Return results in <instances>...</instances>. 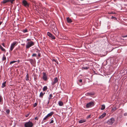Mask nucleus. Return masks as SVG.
<instances>
[{"mask_svg": "<svg viewBox=\"0 0 127 127\" xmlns=\"http://www.w3.org/2000/svg\"><path fill=\"white\" fill-rule=\"evenodd\" d=\"M34 43L33 42L31 41L27 43L26 45V49H29L32 46L34 45Z\"/></svg>", "mask_w": 127, "mask_h": 127, "instance_id": "nucleus-1", "label": "nucleus"}, {"mask_svg": "<svg viewBox=\"0 0 127 127\" xmlns=\"http://www.w3.org/2000/svg\"><path fill=\"white\" fill-rule=\"evenodd\" d=\"M33 125V124L30 121L26 123L24 125L25 127H32Z\"/></svg>", "mask_w": 127, "mask_h": 127, "instance_id": "nucleus-2", "label": "nucleus"}, {"mask_svg": "<svg viewBox=\"0 0 127 127\" xmlns=\"http://www.w3.org/2000/svg\"><path fill=\"white\" fill-rule=\"evenodd\" d=\"M17 42L16 41H14L12 43L10 47V50L11 51L16 44Z\"/></svg>", "mask_w": 127, "mask_h": 127, "instance_id": "nucleus-3", "label": "nucleus"}, {"mask_svg": "<svg viewBox=\"0 0 127 127\" xmlns=\"http://www.w3.org/2000/svg\"><path fill=\"white\" fill-rule=\"evenodd\" d=\"M22 4L26 7H28L29 6V3L25 0H24L23 1Z\"/></svg>", "mask_w": 127, "mask_h": 127, "instance_id": "nucleus-4", "label": "nucleus"}, {"mask_svg": "<svg viewBox=\"0 0 127 127\" xmlns=\"http://www.w3.org/2000/svg\"><path fill=\"white\" fill-rule=\"evenodd\" d=\"M94 105V102L92 101L87 103L86 105V106L87 108H88L93 106Z\"/></svg>", "mask_w": 127, "mask_h": 127, "instance_id": "nucleus-5", "label": "nucleus"}, {"mask_svg": "<svg viewBox=\"0 0 127 127\" xmlns=\"http://www.w3.org/2000/svg\"><path fill=\"white\" fill-rule=\"evenodd\" d=\"M114 118H112L108 121L107 123L108 124L111 125L114 123Z\"/></svg>", "mask_w": 127, "mask_h": 127, "instance_id": "nucleus-6", "label": "nucleus"}, {"mask_svg": "<svg viewBox=\"0 0 127 127\" xmlns=\"http://www.w3.org/2000/svg\"><path fill=\"white\" fill-rule=\"evenodd\" d=\"M47 35L50 37L52 39H55V37L50 32H48Z\"/></svg>", "mask_w": 127, "mask_h": 127, "instance_id": "nucleus-7", "label": "nucleus"}, {"mask_svg": "<svg viewBox=\"0 0 127 127\" xmlns=\"http://www.w3.org/2000/svg\"><path fill=\"white\" fill-rule=\"evenodd\" d=\"M43 76L42 77L44 81H46L47 79V77L46 73L43 72Z\"/></svg>", "mask_w": 127, "mask_h": 127, "instance_id": "nucleus-8", "label": "nucleus"}, {"mask_svg": "<svg viewBox=\"0 0 127 127\" xmlns=\"http://www.w3.org/2000/svg\"><path fill=\"white\" fill-rule=\"evenodd\" d=\"M58 81V79L57 77L55 78H54V81L52 82V84L53 85H54L56 83H57Z\"/></svg>", "mask_w": 127, "mask_h": 127, "instance_id": "nucleus-9", "label": "nucleus"}, {"mask_svg": "<svg viewBox=\"0 0 127 127\" xmlns=\"http://www.w3.org/2000/svg\"><path fill=\"white\" fill-rule=\"evenodd\" d=\"M29 61L30 62V63H31L32 65H33L34 64L35 62V59L34 60V61L32 59H30L29 60Z\"/></svg>", "mask_w": 127, "mask_h": 127, "instance_id": "nucleus-10", "label": "nucleus"}, {"mask_svg": "<svg viewBox=\"0 0 127 127\" xmlns=\"http://www.w3.org/2000/svg\"><path fill=\"white\" fill-rule=\"evenodd\" d=\"M53 97L52 95L51 94L49 95V97H48V102L47 103L48 104L50 102V100L52 98V97Z\"/></svg>", "mask_w": 127, "mask_h": 127, "instance_id": "nucleus-11", "label": "nucleus"}, {"mask_svg": "<svg viewBox=\"0 0 127 127\" xmlns=\"http://www.w3.org/2000/svg\"><path fill=\"white\" fill-rule=\"evenodd\" d=\"M48 117L47 116L45 117L43 119V120L42 121V123H43L44 122L46 121V120H47L48 118Z\"/></svg>", "mask_w": 127, "mask_h": 127, "instance_id": "nucleus-12", "label": "nucleus"}, {"mask_svg": "<svg viewBox=\"0 0 127 127\" xmlns=\"http://www.w3.org/2000/svg\"><path fill=\"white\" fill-rule=\"evenodd\" d=\"M45 94V93H43L42 92H40V95H39V96L41 98H42L43 97V96Z\"/></svg>", "mask_w": 127, "mask_h": 127, "instance_id": "nucleus-13", "label": "nucleus"}, {"mask_svg": "<svg viewBox=\"0 0 127 127\" xmlns=\"http://www.w3.org/2000/svg\"><path fill=\"white\" fill-rule=\"evenodd\" d=\"M54 114V112L53 111L51 112L50 113L48 114L47 116L48 117L51 116Z\"/></svg>", "mask_w": 127, "mask_h": 127, "instance_id": "nucleus-14", "label": "nucleus"}, {"mask_svg": "<svg viewBox=\"0 0 127 127\" xmlns=\"http://www.w3.org/2000/svg\"><path fill=\"white\" fill-rule=\"evenodd\" d=\"M106 113H104L101 115L99 117V118L102 119L106 115Z\"/></svg>", "mask_w": 127, "mask_h": 127, "instance_id": "nucleus-15", "label": "nucleus"}, {"mask_svg": "<svg viewBox=\"0 0 127 127\" xmlns=\"http://www.w3.org/2000/svg\"><path fill=\"white\" fill-rule=\"evenodd\" d=\"M66 20L68 23H70L72 22V21L70 18L69 17H67L66 18Z\"/></svg>", "mask_w": 127, "mask_h": 127, "instance_id": "nucleus-16", "label": "nucleus"}, {"mask_svg": "<svg viewBox=\"0 0 127 127\" xmlns=\"http://www.w3.org/2000/svg\"><path fill=\"white\" fill-rule=\"evenodd\" d=\"M86 120L84 119H82L79 121L78 122L79 123H81L86 122Z\"/></svg>", "mask_w": 127, "mask_h": 127, "instance_id": "nucleus-17", "label": "nucleus"}, {"mask_svg": "<svg viewBox=\"0 0 127 127\" xmlns=\"http://www.w3.org/2000/svg\"><path fill=\"white\" fill-rule=\"evenodd\" d=\"M6 81L4 82V83H3L2 84V86H1V87L2 88H4V87H5L6 86Z\"/></svg>", "mask_w": 127, "mask_h": 127, "instance_id": "nucleus-18", "label": "nucleus"}, {"mask_svg": "<svg viewBox=\"0 0 127 127\" xmlns=\"http://www.w3.org/2000/svg\"><path fill=\"white\" fill-rule=\"evenodd\" d=\"M9 0H4L1 2V3L5 4L7 2H9Z\"/></svg>", "mask_w": 127, "mask_h": 127, "instance_id": "nucleus-19", "label": "nucleus"}, {"mask_svg": "<svg viewBox=\"0 0 127 127\" xmlns=\"http://www.w3.org/2000/svg\"><path fill=\"white\" fill-rule=\"evenodd\" d=\"M59 105V106H62L63 105V103L61 101H59L58 103Z\"/></svg>", "mask_w": 127, "mask_h": 127, "instance_id": "nucleus-20", "label": "nucleus"}, {"mask_svg": "<svg viewBox=\"0 0 127 127\" xmlns=\"http://www.w3.org/2000/svg\"><path fill=\"white\" fill-rule=\"evenodd\" d=\"M0 49L2 51L5 52V50L0 45Z\"/></svg>", "mask_w": 127, "mask_h": 127, "instance_id": "nucleus-21", "label": "nucleus"}, {"mask_svg": "<svg viewBox=\"0 0 127 127\" xmlns=\"http://www.w3.org/2000/svg\"><path fill=\"white\" fill-rule=\"evenodd\" d=\"M105 108V106L104 105H101V110H104Z\"/></svg>", "mask_w": 127, "mask_h": 127, "instance_id": "nucleus-22", "label": "nucleus"}, {"mask_svg": "<svg viewBox=\"0 0 127 127\" xmlns=\"http://www.w3.org/2000/svg\"><path fill=\"white\" fill-rule=\"evenodd\" d=\"M36 52L38 54V56L39 57H40V56L41 54H40V51H39L38 50H37L36 51Z\"/></svg>", "mask_w": 127, "mask_h": 127, "instance_id": "nucleus-23", "label": "nucleus"}, {"mask_svg": "<svg viewBox=\"0 0 127 127\" xmlns=\"http://www.w3.org/2000/svg\"><path fill=\"white\" fill-rule=\"evenodd\" d=\"M47 87L46 86H45L43 88V91H45L47 89Z\"/></svg>", "mask_w": 127, "mask_h": 127, "instance_id": "nucleus-24", "label": "nucleus"}, {"mask_svg": "<svg viewBox=\"0 0 127 127\" xmlns=\"http://www.w3.org/2000/svg\"><path fill=\"white\" fill-rule=\"evenodd\" d=\"M117 108L115 107H114L112 108V111L113 112H114L116 111L117 110Z\"/></svg>", "mask_w": 127, "mask_h": 127, "instance_id": "nucleus-25", "label": "nucleus"}, {"mask_svg": "<svg viewBox=\"0 0 127 127\" xmlns=\"http://www.w3.org/2000/svg\"><path fill=\"white\" fill-rule=\"evenodd\" d=\"M89 67H82V69H87L89 68Z\"/></svg>", "mask_w": 127, "mask_h": 127, "instance_id": "nucleus-26", "label": "nucleus"}, {"mask_svg": "<svg viewBox=\"0 0 127 127\" xmlns=\"http://www.w3.org/2000/svg\"><path fill=\"white\" fill-rule=\"evenodd\" d=\"M93 94L91 93H87L86 94V95H93Z\"/></svg>", "mask_w": 127, "mask_h": 127, "instance_id": "nucleus-27", "label": "nucleus"}, {"mask_svg": "<svg viewBox=\"0 0 127 127\" xmlns=\"http://www.w3.org/2000/svg\"><path fill=\"white\" fill-rule=\"evenodd\" d=\"M55 32H53V33H54V34L56 35H57V32H58V30H57V29L56 30V31H55H55H54Z\"/></svg>", "mask_w": 127, "mask_h": 127, "instance_id": "nucleus-28", "label": "nucleus"}, {"mask_svg": "<svg viewBox=\"0 0 127 127\" xmlns=\"http://www.w3.org/2000/svg\"><path fill=\"white\" fill-rule=\"evenodd\" d=\"M29 76L28 74H27L26 75V80L28 81V80H29Z\"/></svg>", "mask_w": 127, "mask_h": 127, "instance_id": "nucleus-29", "label": "nucleus"}, {"mask_svg": "<svg viewBox=\"0 0 127 127\" xmlns=\"http://www.w3.org/2000/svg\"><path fill=\"white\" fill-rule=\"evenodd\" d=\"M52 61L53 62H56L57 64H58V62L57 60H55V59H53L52 60Z\"/></svg>", "mask_w": 127, "mask_h": 127, "instance_id": "nucleus-30", "label": "nucleus"}, {"mask_svg": "<svg viewBox=\"0 0 127 127\" xmlns=\"http://www.w3.org/2000/svg\"><path fill=\"white\" fill-rule=\"evenodd\" d=\"M17 61H11L10 62V64H13V63H14L16 62H17Z\"/></svg>", "mask_w": 127, "mask_h": 127, "instance_id": "nucleus-31", "label": "nucleus"}, {"mask_svg": "<svg viewBox=\"0 0 127 127\" xmlns=\"http://www.w3.org/2000/svg\"><path fill=\"white\" fill-rule=\"evenodd\" d=\"M6 59V57L4 55L2 58V60L4 61Z\"/></svg>", "mask_w": 127, "mask_h": 127, "instance_id": "nucleus-32", "label": "nucleus"}, {"mask_svg": "<svg viewBox=\"0 0 127 127\" xmlns=\"http://www.w3.org/2000/svg\"><path fill=\"white\" fill-rule=\"evenodd\" d=\"M28 32V30L27 29H26L23 30V32L24 33L27 32Z\"/></svg>", "mask_w": 127, "mask_h": 127, "instance_id": "nucleus-33", "label": "nucleus"}, {"mask_svg": "<svg viewBox=\"0 0 127 127\" xmlns=\"http://www.w3.org/2000/svg\"><path fill=\"white\" fill-rule=\"evenodd\" d=\"M32 57H36L37 56V54H33L32 56Z\"/></svg>", "mask_w": 127, "mask_h": 127, "instance_id": "nucleus-34", "label": "nucleus"}, {"mask_svg": "<svg viewBox=\"0 0 127 127\" xmlns=\"http://www.w3.org/2000/svg\"><path fill=\"white\" fill-rule=\"evenodd\" d=\"M2 100V98L1 96L0 95V102H1Z\"/></svg>", "mask_w": 127, "mask_h": 127, "instance_id": "nucleus-35", "label": "nucleus"}, {"mask_svg": "<svg viewBox=\"0 0 127 127\" xmlns=\"http://www.w3.org/2000/svg\"><path fill=\"white\" fill-rule=\"evenodd\" d=\"M6 112L7 113V114H9L10 112V110L9 109H7L6 111Z\"/></svg>", "mask_w": 127, "mask_h": 127, "instance_id": "nucleus-36", "label": "nucleus"}, {"mask_svg": "<svg viewBox=\"0 0 127 127\" xmlns=\"http://www.w3.org/2000/svg\"><path fill=\"white\" fill-rule=\"evenodd\" d=\"M9 0V2H10L12 4L13 1H14L15 0Z\"/></svg>", "mask_w": 127, "mask_h": 127, "instance_id": "nucleus-37", "label": "nucleus"}, {"mask_svg": "<svg viewBox=\"0 0 127 127\" xmlns=\"http://www.w3.org/2000/svg\"><path fill=\"white\" fill-rule=\"evenodd\" d=\"M91 115H89L87 117V119H88L90 118L91 117Z\"/></svg>", "mask_w": 127, "mask_h": 127, "instance_id": "nucleus-38", "label": "nucleus"}, {"mask_svg": "<svg viewBox=\"0 0 127 127\" xmlns=\"http://www.w3.org/2000/svg\"><path fill=\"white\" fill-rule=\"evenodd\" d=\"M37 105V103H35L33 105V107H35Z\"/></svg>", "mask_w": 127, "mask_h": 127, "instance_id": "nucleus-39", "label": "nucleus"}, {"mask_svg": "<svg viewBox=\"0 0 127 127\" xmlns=\"http://www.w3.org/2000/svg\"><path fill=\"white\" fill-rule=\"evenodd\" d=\"M54 122V121L53 120H51V122H50V124H51L53 123Z\"/></svg>", "mask_w": 127, "mask_h": 127, "instance_id": "nucleus-40", "label": "nucleus"}, {"mask_svg": "<svg viewBox=\"0 0 127 127\" xmlns=\"http://www.w3.org/2000/svg\"><path fill=\"white\" fill-rule=\"evenodd\" d=\"M35 120H38V118L37 117H36L35 118Z\"/></svg>", "mask_w": 127, "mask_h": 127, "instance_id": "nucleus-41", "label": "nucleus"}, {"mask_svg": "<svg viewBox=\"0 0 127 127\" xmlns=\"http://www.w3.org/2000/svg\"><path fill=\"white\" fill-rule=\"evenodd\" d=\"M29 114H26V115L25 116L26 117H27L29 116Z\"/></svg>", "mask_w": 127, "mask_h": 127, "instance_id": "nucleus-42", "label": "nucleus"}, {"mask_svg": "<svg viewBox=\"0 0 127 127\" xmlns=\"http://www.w3.org/2000/svg\"><path fill=\"white\" fill-rule=\"evenodd\" d=\"M124 115L125 116H127V113H125L124 114Z\"/></svg>", "mask_w": 127, "mask_h": 127, "instance_id": "nucleus-43", "label": "nucleus"}, {"mask_svg": "<svg viewBox=\"0 0 127 127\" xmlns=\"http://www.w3.org/2000/svg\"><path fill=\"white\" fill-rule=\"evenodd\" d=\"M79 82H80V83H81L82 82V79H80L79 80Z\"/></svg>", "mask_w": 127, "mask_h": 127, "instance_id": "nucleus-44", "label": "nucleus"}, {"mask_svg": "<svg viewBox=\"0 0 127 127\" xmlns=\"http://www.w3.org/2000/svg\"><path fill=\"white\" fill-rule=\"evenodd\" d=\"M1 45L4 47V43H2L1 44Z\"/></svg>", "mask_w": 127, "mask_h": 127, "instance_id": "nucleus-45", "label": "nucleus"}, {"mask_svg": "<svg viewBox=\"0 0 127 127\" xmlns=\"http://www.w3.org/2000/svg\"><path fill=\"white\" fill-rule=\"evenodd\" d=\"M31 40L30 39H27V41H31Z\"/></svg>", "mask_w": 127, "mask_h": 127, "instance_id": "nucleus-46", "label": "nucleus"}, {"mask_svg": "<svg viewBox=\"0 0 127 127\" xmlns=\"http://www.w3.org/2000/svg\"><path fill=\"white\" fill-rule=\"evenodd\" d=\"M2 22H0V25L2 24Z\"/></svg>", "mask_w": 127, "mask_h": 127, "instance_id": "nucleus-47", "label": "nucleus"}, {"mask_svg": "<svg viewBox=\"0 0 127 127\" xmlns=\"http://www.w3.org/2000/svg\"><path fill=\"white\" fill-rule=\"evenodd\" d=\"M127 36V35H126V36H125V37H126Z\"/></svg>", "mask_w": 127, "mask_h": 127, "instance_id": "nucleus-48", "label": "nucleus"}, {"mask_svg": "<svg viewBox=\"0 0 127 127\" xmlns=\"http://www.w3.org/2000/svg\"><path fill=\"white\" fill-rule=\"evenodd\" d=\"M19 62V61H18V63Z\"/></svg>", "mask_w": 127, "mask_h": 127, "instance_id": "nucleus-49", "label": "nucleus"}, {"mask_svg": "<svg viewBox=\"0 0 127 127\" xmlns=\"http://www.w3.org/2000/svg\"><path fill=\"white\" fill-rule=\"evenodd\" d=\"M112 13H111V14H112Z\"/></svg>", "mask_w": 127, "mask_h": 127, "instance_id": "nucleus-50", "label": "nucleus"}]
</instances>
